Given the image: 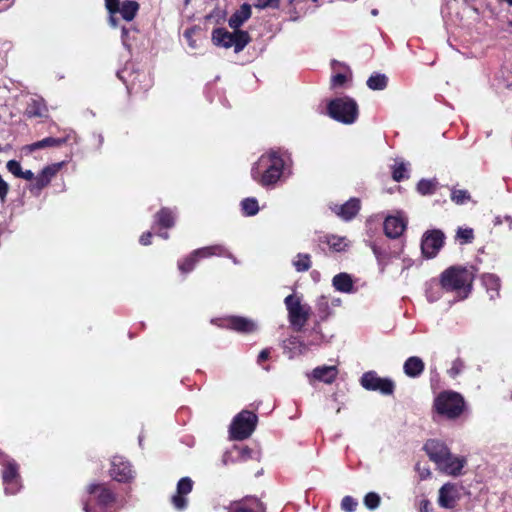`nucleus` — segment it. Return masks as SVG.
I'll return each instance as SVG.
<instances>
[{
	"mask_svg": "<svg viewBox=\"0 0 512 512\" xmlns=\"http://www.w3.org/2000/svg\"><path fill=\"white\" fill-rule=\"evenodd\" d=\"M283 168L284 161L279 152L271 149L254 164L251 169V176L262 186H269L280 179Z\"/></svg>",
	"mask_w": 512,
	"mask_h": 512,
	"instance_id": "obj_1",
	"label": "nucleus"
},
{
	"mask_svg": "<svg viewBox=\"0 0 512 512\" xmlns=\"http://www.w3.org/2000/svg\"><path fill=\"white\" fill-rule=\"evenodd\" d=\"M473 274L465 268L451 267L441 275V285L447 291H454L464 299L471 291Z\"/></svg>",
	"mask_w": 512,
	"mask_h": 512,
	"instance_id": "obj_2",
	"label": "nucleus"
},
{
	"mask_svg": "<svg viewBox=\"0 0 512 512\" xmlns=\"http://www.w3.org/2000/svg\"><path fill=\"white\" fill-rule=\"evenodd\" d=\"M465 401L461 394L443 391L434 400L436 412L447 419H456L463 413Z\"/></svg>",
	"mask_w": 512,
	"mask_h": 512,
	"instance_id": "obj_3",
	"label": "nucleus"
},
{
	"mask_svg": "<svg viewBox=\"0 0 512 512\" xmlns=\"http://www.w3.org/2000/svg\"><path fill=\"white\" fill-rule=\"evenodd\" d=\"M328 114L343 124H352L358 118V105L352 98H336L328 104Z\"/></svg>",
	"mask_w": 512,
	"mask_h": 512,
	"instance_id": "obj_4",
	"label": "nucleus"
},
{
	"mask_svg": "<svg viewBox=\"0 0 512 512\" xmlns=\"http://www.w3.org/2000/svg\"><path fill=\"white\" fill-rule=\"evenodd\" d=\"M288 311V319L291 326L296 331H301L310 317L311 308L307 304H302L299 297L291 294L284 300Z\"/></svg>",
	"mask_w": 512,
	"mask_h": 512,
	"instance_id": "obj_5",
	"label": "nucleus"
},
{
	"mask_svg": "<svg viewBox=\"0 0 512 512\" xmlns=\"http://www.w3.org/2000/svg\"><path fill=\"white\" fill-rule=\"evenodd\" d=\"M257 416L251 411L243 410L235 416L230 425V435L232 439L244 440L248 438L255 430Z\"/></svg>",
	"mask_w": 512,
	"mask_h": 512,
	"instance_id": "obj_6",
	"label": "nucleus"
},
{
	"mask_svg": "<svg viewBox=\"0 0 512 512\" xmlns=\"http://www.w3.org/2000/svg\"><path fill=\"white\" fill-rule=\"evenodd\" d=\"M214 255L226 256L228 258H231L235 264L238 263V261L228 252V250L224 246L213 245L195 250L184 261L179 262V270L183 273H188L193 270L199 258H207Z\"/></svg>",
	"mask_w": 512,
	"mask_h": 512,
	"instance_id": "obj_7",
	"label": "nucleus"
},
{
	"mask_svg": "<svg viewBox=\"0 0 512 512\" xmlns=\"http://www.w3.org/2000/svg\"><path fill=\"white\" fill-rule=\"evenodd\" d=\"M89 493L95 496L96 507L92 506L91 499L84 506L85 512H106L105 508L108 507L115 500L113 493L102 485H90Z\"/></svg>",
	"mask_w": 512,
	"mask_h": 512,
	"instance_id": "obj_8",
	"label": "nucleus"
},
{
	"mask_svg": "<svg viewBox=\"0 0 512 512\" xmlns=\"http://www.w3.org/2000/svg\"><path fill=\"white\" fill-rule=\"evenodd\" d=\"M361 385L366 390L380 391L382 394L391 395L394 391V383L387 378H381L374 371L366 372L361 377Z\"/></svg>",
	"mask_w": 512,
	"mask_h": 512,
	"instance_id": "obj_9",
	"label": "nucleus"
},
{
	"mask_svg": "<svg viewBox=\"0 0 512 512\" xmlns=\"http://www.w3.org/2000/svg\"><path fill=\"white\" fill-rule=\"evenodd\" d=\"M462 486L456 483H445L438 492V505L441 508L453 509L461 498Z\"/></svg>",
	"mask_w": 512,
	"mask_h": 512,
	"instance_id": "obj_10",
	"label": "nucleus"
},
{
	"mask_svg": "<svg viewBox=\"0 0 512 512\" xmlns=\"http://www.w3.org/2000/svg\"><path fill=\"white\" fill-rule=\"evenodd\" d=\"M444 233L441 230L427 231L422 238L421 250L425 257L433 258L444 244Z\"/></svg>",
	"mask_w": 512,
	"mask_h": 512,
	"instance_id": "obj_11",
	"label": "nucleus"
},
{
	"mask_svg": "<svg viewBox=\"0 0 512 512\" xmlns=\"http://www.w3.org/2000/svg\"><path fill=\"white\" fill-rule=\"evenodd\" d=\"M466 463L467 460L465 457L456 456L450 452L447 457H444L437 468L449 476L457 477L462 474V469Z\"/></svg>",
	"mask_w": 512,
	"mask_h": 512,
	"instance_id": "obj_12",
	"label": "nucleus"
},
{
	"mask_svg": "<svg viewBox=\"0 0 512 512\" xmlns=\"http://www.w3.org/2000/svg\"><path fill=\"white\" fill-rule=\"evenodd\" d=\"M193 481L189 477L181 478L176 487V493L172 496L171 501L177 510H184L187 507V495L192 491Z\"/></svg>",
	"mask_w": 512,
	"mask_h": 512,
	"instance_id": "obj_13",
	"label": "nucleus"
},
{
	"mask_svg": "<svg viewBox=\"0 0 512 512\" xmlns=\"http://www.w3.org/2000/svg\"><path fill=\"white\" fill-rule=\"evenodd\" d=\"M424 450L429 456L430 460L433 461L437 466L450 453V449L447 445L439 440L430 439L424 445Z\"/></svg>",
	"mask_w": 512,
	"mask_h": 512,
	"instance_id": "obj_14",
	"label": "nucleus"
},
{
	"mask_svg": "<svg viewBox=\"0 0 512 512\" xmlns=\"http://www.w3.org/2000/svg\"><path fill=\"white\" fill-rule=\"evenodd\" d=\"M18 466L14 461H8L3 470V481L5 484V492L14 494L20 489L18 483Z\"/></svg>",
	"mask_w": 512,
	"mask_h": 512,
	"instance_id": "obj_15",
	"label": "nucleus"
},
{
	"mask_svg": "<svg viewBox=\"0 0 512 512\" xmlns=\"http://www.w3.org/2000/svg\"><path fill=\"white\" fill-rule=\"evenodd\" d=\"M110 475L118 482H126L132 478V470L128 462L121 457H114L111 463Z\"/></svg>",
	"mask_w": 512,
	"mask_h": 512,
	"instance_id": "obj_16",
	"label": "nucleus"
},
{
	"mask_svg": "<svg viewBox=\"0 0 512 512\" xmlns=\"http://www.w3.org/2000/svg\"><path fill=\"white\" fill-rule=\"evenodd\" d=\"M331 209L341 219L349 221L357 215L360 209V201L357 198H351L343 205H334Z\"/></svg>",
	"mask_w": 512,
	"mask_h": 512,
	"instance_id": "obj_17",
	"label": "nucleus"
},
{
	"mask_svg": "<svg viewBox=\"0 0 512 512\" xmlns=\"http://www.w3.org/2000/svg\"><path fill=\"white\" fill-rule=\"evenodd\" d=\"M406 220L400 216H388L384 221V232L389 238H398L406 229Z\"/></svg>",
	"mask_w": 512,
	"mask_h": 512,
	"instance_id": "obj_18",
	"label": "nucleus"
},
{
	"mask_svg": "<svg viewBox=\"0 0 512 512\" xmlns=\"http://www.w3.org/2000/svg\"><path fill=\"white\" fill-rule=\"evenodd\" d=\"M62 164H53L46 166L42 169V171L35 177V183L32 186V190L36 189L40 191L45 186H47L51 179L57 174V172L60 170Z\"/></svg>",
	"mask_w": 512,
	"mask_h": 512,
	"instance_id": "obj_19",
	"label": "nucleus"
},
{
	"mask_svg": "<svg viewBox=\"0 0 512 512\" xmlns=\"http://www.w3.org/2000/svg\"><path fill=\"white\" fill-rule=\"evenodd\" d=\"M425 368V364L423 360L420 357L417 356H411L409 357L403 365V370L406 376L410 378H417L419 377Z\"/></svg>",
	"mask_w": 512,
	"mask_h": 512,
	"instance_id": "obj_20",
	"label": "nucleus"
},
{
	"mask_svg": "<svg viewBox=\"0 0 512 512\" xmlns=\"http://www.w3.org/2000/svg\"><path fill=\"white\" fill-rule=\"evenodd\" d=\"M336 366H320L312 371V376L326 384H331L337 377Z\"/></svg>",
	"mask_w": 512,
	"mask_h": 512,
	"instance_id": "obj_21",
	"label": "nucleus"
},
{
	"mask_svg": "<svg viewBox=\"0 0 512 512\" xmlns=\"http://www.w3.org/2000/svg\"><path fill=\"white\" fill-rule=\"evenodd\" d=\"M251 16V6L244 3L240 8L230 17L228 23L233 29H238L246 20Z\"/></svg>",
	"mask_w": 512,
	"mask_h": 512,
	"instance_id": "obj_22",
	"label": "nucleus"
},
{
	"mask_svg": "<svg viewBox=\"0 0 512 512\" xmlns=\"http://www.w3.org/2000/svg\"><path fill=\"white\" fill-rule=\"evenodd\" d=\"M234 32L230 33L225 29L217 28L212 33V40L215 45L222 46L224 48H230L233 46Z\"/></svg>",
	"mask_w": 512,
	"mask_h": 512,
	"instance_id": "obj_23",
	"label": "nucleus"
},
{
	"mask_svg": "<svg viewBox=\"0 0 512 512\" xmlns=\"http://www.w3.org/2000/svg\"><path fill=\"white\" fill-rule=\"evenodd\" d=\"M139 10V4L134 0H126L118 6V13L125 21H132Z\"/></svg>",
	"mask_w": 512,
	"mask_h": 512,
	"instance_id": "obj_24",
	"label": "nucleus"
},
{
	"mask_svg": "<svg viewBox=\"0 0 512 512\" xmlns=\"http://www.w3.org/2000/svg\"><path fill=\"white\" fill-rule=\"evenodd\" d=\"M333 286L337 291L350 293L353 290V281L347 273H340L333 277Z\"/></svg>",
	"mask_w": 512,
	"mask_h": 512,
	"instance_id": "obj_25",
	"label": "nucleus"
},
{
	"mask_svg": "<svg viewBox=\"0 0 512 512\" xmlns=\"http://www.w3.org/2000/svg\"><path fill=\"white\" fill-rule=\"evenodd\" d=\"M47 107L43 99L33 98L28 103L26 114L29 117H45L47 116Z\"/></svg>",
	"mask_w": 512,
	"mask_h": 512,
	"instance_id": "obj_26",
	"label": "nucleus"
},
{
	"mask_svg": "<svg viewBox=\"0 0 512 512\" xmlns=\"http://www.w3.org/2000/svg\"><path fill=\"white\" fill-rule=\"evenodd\" d=\"M233 512H264V507L258 499L249 498L238 503Z\"/></svg>",
	"mask_w": 512,
	"mask_h": 512,
	"instance_id": "obj_27",
	"label": "nucleus"
},
{
	"mask_svg": "<svg viewBox=\"0 0 512 512\" xmlns=\"http://www.w3.org/2000/svg\"><path fill=\"white\" fill-rule=\"evenodd\" d=\"M229 326L238 332H252L256 329V325L252 320L243 317L230 318Z\"/></svg>",
	"mask_w": 512,
	"mask_h": 512,
	"instance_id": "obj_28",
	"label": "nucleus"
},
{
	"mask_svg": "<svg viewBox=\"0 0 512 512\" xmlns=\"http://www.w3.org/2000/svg\"><path fill=\"white\" fill-rule=\"evenodd\" d=\"M65 139L62 138H53L47 137L40 141L34 142L26 147L29 152H33L38 149H43L47 147H58L65 143Z\"/></svg>",
	"mask_w": 512,
	"mask_h": 512,
	"instance_id": "obj_29",
	"label": "nucleus"
},
{
	"mask_svg": "<svg viewBox=\"0 0 512 512\" xmlns=\"http://www.w3.org/2000/svg\"><path fill=\"white\" fill-rule=\"evenodd\" d=\"M388 78L385 74H372L367 80V86L371 90H383L387 87Z\"/></svg>",
	"mask_w": 512,
	"mask_h": 512,
	"instance_id": "obj_30",
	"label": "nucleus"
},
{
	"mask_svg": "<svg viewBox=\"0 0 512 512\" xmlns=\"http://www.w3.org/2000/svg\"><path fill=\"white\" fill-rule=\"evenodd\" d=\"M438 186V182L436 179H422L417 184V191L421 195H430L433 194Z\"/></svg>",
	"mask_w": 512,
	"mask_h": 512,
	"instance_id": "obj_31",
	"label": "nucleus"
},
{
	"mask_svg": "<svg viewBox=\"0 0 512 512\" xmlns=\"http://www.w3.org/2000/svg\"><path fill=\"white\" fill-rule=\"evenodd\" d=\"M234 36L233 41L235 43H233L232 47H234L235 52H240L249 43V34L246 31L235 29Z\"/></svg>",
	"mask_w": 512,
	"mask_h": 512,
	"instance_id": "obj_32",
	"label": "nucleus"
},
{
	"mask_svg": "<svg viewBox=\"0 0 512 512\" xmlns=\"http://www.w3.org/2000/svg\"><path fill=\"white\" fill-rule=\"evenodd\" d=\"M293 266L297 272H305L311 267V257L309 254L299 253L293 260Z\"/></svg>",
	"mask_w": 512,
	"mask_h": 512,
	"instance_id": "obj_33",
	"label": "nucleus"
},
{
	"mask_svg": "<svg viewBox=\"0 0 512 512\" xmlns=\"http://www.w3.org/2000/svg\"><path fill=\"white\" fill-rule=\"evenodd\" d=\"M157 222L164 228H170L174 225V216L169 209H161L157 215Z\"/></svg>",
	"mask_w": 512,
	"mask_h": 512,
	"instance_id": "obj_34",
	"label": "nucleus"
},
{
	"mask_svg": "<svg viewBox=\"0 0 512 512\" xmlns=\"http://www.w3.org/2000/svg\"><path fill=\"white\" fill-rule=\"evenodd\" d=\"M241 207L245 215L253 216L258 213L259 206L255 198H246L241 202Z\"/></svg>",
	"mask_w": 512,
	"mask_h": 512,
	"instance_id": "obj_35",
	"label": "nucleus"
},
{
	"mask_svg": "<svg viewBox=\"0 0 512 512\" xmlns=\"http://www.w3.org/2000/svg\"><path fill=\"white\" fill-rule=\"evenodd\" d=\"M482 282L488 290L493 291L497 294L500 288V280L496 275L484 274L482 276Z\"/></svg>",
	"mask_w": 512,
	"mask_h": 512,
	"instance_id": "obj_36",
	"label": "nucleus"
},
{
	"mask_svg": "<svg viewBox=\"0 0 512 512\" xmlns=\"http://www.w3.org/2000/svg\"><path fill=\"white\" fill-rule=\"evenodd\" d=\"M380 501V496L375 492H369L364 497V505L370 510L378 508Z\"/></svg>",
	"mask_w": 512,
	"mask_h": 512,
	"instance_id": "obj_37",
	"label": "nucleus"
},
{
	"mask_svg": "<svg viewBox=\"0 0 512 512\" xmlns=\"http://www.w3.org/2000/svg\"><path fill=\"white\" fill-rule=\"evenodd\" d=\"M328 245L335 251H342L347 246L345 238L330 236L327 240Z\"/></svg>",
	"mask_w": 512,
	"mask_h": 512,
	"instance_id": "obj_38",
	"label": "nucleus"
},
{
	"mask_svg": "<svg viewBox=\"0 0 512 512\" xmlns=\"http://www.w3.org/2000/svg\"><path fill=\"white\" fill-rule=\"evenodd\" d=\"M451 199L456 204H463L470 199V195L467 190H452Z\"/></svg>",
	"mask_w": 512,
	"mask_h": 512,
	"instance_id": "obj_39",
	"label": "nucleus"
},
{
	"mask_svg": "<svg viewBox=\"0 0 512 512\" xmlns=\"http://www.w3.org/2000/svg\"><path fill=\"white\" fill-rule=\"evenodd\" d=\"M358 503L351 496H345L341 501V508L345 512H354L356 510Z\"/></svg>",
	"mask_w": 512,
	"mask_h": 512,
	"instance_id": "obj_40",
	"label": "nucleus"
},
{
	"mask_svg": "<svg viewBox=\"0 0 512 512\" xmlns=\"http://www.w3.org/2000/svg\"><path fill=\"white\" fill-rule=\"evenodd\" d=\"M407 172V168L404 163H399L395 165L393 169V179L397 182L406 178L405 173Z\"/></svg>",
	"mask_w": 512,
	"mask_h": 512,
	"instance_id": "obj_41",
	"label": "nucleus"
},
{
	"mask_svg": "<svg viewBox=\"0 0 512 512\" xmlns=\"http://www.w3.org/2000/svg\"><path fill=\"white\" fill-rule=\"evenodd\" d=\"M6 168L15 177L19 178V176L22 174V167L16 160H9L6 164Z\"/></svg>",
	"mask_w": 512,
	"mask_h": 512,
	"instance_id": "obj_42",
	"label": "nucleus"
},
{
	"mask_svg": "<svg viewBox=\"0 0 512 512\" xmlns=\"http://www.w3.org/2000/svg\"><path fill=\"white\" fill-rule=\"evenodd\" d=\"M457 237L459 239H462L465 243H469L473 240L474 238V235H473V230L472 229H459L457 231Z\"/></svg>",
	"mask_w": 512,
	"mask_h": 512,
	"instance_id": "obj_43",
	"label": "nucleus"
},
{
	"mask_svg": "<svg viewBox=\"0 0 512 512\" xmlns=\"http://www.w3.org/2000/svg\"><path fill=\"white\" fill-rule=\"evenodd\" d=\"M9 192V184L0 175V201L4 203Z\"/></svg>",
	"mask_w": 512,
	"mask_h": 512,
	"instance_id": "obj_44",
	"label": "nucleus"
},
{
	"mask_svg": "<svg viewBox=\"0 0 512 512\" xmlns=\"http://www.w3.org/2000/svg\"><path fill=\"white\" fill-rule=\"evenodd\" d=\"M346 80L347 77L345 74L338 73L331 78V85L332 87H339L342 86L346 82Z\"/></svg>",
	"mask_w": 512,
	"mask_h": 512,
	"instance_id": "obj_45",
	"label": "nucleus"
},
{
	"mask_svg": "<svg viewBox=\"0 0 512 512\" xmlns=\"http://www.w3.org/2000/svg\"><path fill=\"white\" fill-rule=\"evenodd\" d=\"M105 7L109 13H118V6L120 5V0H104Z\"/></svg>",
	"mask_w": 512,
	"mask_h": 512,
	"instance_id": "obj_46",
	"label": "nucleus"
},
{
	"mask_svg": "<svg viewBox=\"0 0 512 512\" xmlns=\"http://www.w3.org/2000/svg\"><path fill=\"white\" fill-rule=\"evenodd\" d=\"M462 362L454 361L452 367L449 369L448 373L451 377H456L462 370Z\"/></svg>",
	"mask_w": 512,
	"mask_h": 512,
	"instance_id": "obj_47",
	"label": "nucleus"
},
{
	"mask_svg": "<svg viewBox=\"0 0 512 512\" xmlns=\"http://www.w3.org/2000/svg\"><path fill=\"white\" fill-rule=\"evenodd\" d=\"M278 0H256L255 6L258 8H266L277 4Z\"/></svg>",
	"mask_w": 512,
	"mask_h": 512,
	"instance_id": "obj_48",
	"label": "nucleus"
},
{
	"mask_svg": "<svg viewBox=\"0 0 512 512\" xmlns=\"http://www.w3.org/2000/svg\"><path fill=\"white\" fill-rule=\"evenodd\" d=\"M416 469L419 473V476L422 480L427 479L431 475V471L429 468L423 467L421 468L419 464H417Z\"/></svg>",
	"mask_w": 512,
	"mask_h": 512,
	"instance_id": "obj_49",
	"label": "nucleus"
},
{
	"mask_svg": "<svg viewBox=\"0 0 512 512\" xmlns=\"http://www.w3.org/2000/svg\"><path fill=\"white\" fill-rule=\"evenodd\" d=\"M420 512H432L431 504L429 500L424 499L420 503Z\"/></svg>",
	"mask_w": 512,
	"mask_h": 512,
	"instance_id": "obj_50",
	"label": "nucleus"
},
{
	"mask_svg": "<svg viewBox=\"0 0 512 512\" xmlns=\"http://www.w3.org/2000/svg\"><path fill=\"white\" fill-rule=\"evenodd\" d=\"M152 234L150 232L141 235L139 241L142 245H149L151 243Z\"/></svg>",
	"mask_w": 512,
	"mask_h": 512,
	"instance_id": "obj_51",
	"label": "nucleus"
},
{
	"mask_svg": "<svg viewBox=\"0 0 512 512\" xmlns=\"http://www.w3.org/2000/svg\"><path fill=\"white\" fill-rule=\"evenodd\" d=\"M19 178H22V179H25L28 181L35 180L34 173L31 170H25V171L22 170V174L19 176Z\"/></svg>",
	"mask_w": 512,
	"mask_h": 512,
	"instance_id": "obj_52",
	"label": "nucleus"
},
{
	"mask_svg": "<svg viewBox=\"0 0 512 512\" xmlns=\"http://www.w3.org/2000/svg\"><path fill=\"white\" fill-rule=\"evenodd\" d=\"M270 356L269 349H263L258 355V363H261L264 360H267Z\"/></svg>",
	"mask_w": 512,
	"mask_h": 512,
	"instance_id": "obj_53",
	"label": "nucleus"
},
{
	"mask_svg": "<svg viewBox=\"0 0 512 512\" xmlns=\"http://www.w3.org/2000/svg\"><path fill=\"white\" fill-rule=\"evenodd\" d=\"M117 13H109V24L113 27V28H116L118 26V23H117V19L115 17Z\"/></svg>",
	"mask_w": 512,
	"mask_h": 512,
	"instance_id": "obj_54",
	"label": "nucleus"
},
{
	"mask_svg": "<svg viewBox=\"0 0 512 512\" xmlns=\"http://www.w3.org/2000/svg\"><path fill=\"white\" fill-rule=\"evenodd\" d=\"M159 235H160V237H162L163 239H168V238H169V234H168L167 232L160 233Z\"/></svg>",
	"mask_w": 512,
	"mask_h": 512,
	"instance_id": "obj_55",
	"label": "nucleus"
},
{
	"mask_svg": "<svg viewBox=\"0 0 512 512\" xmlns=\"http://www.w3.org/2000/svg\"><path fill=\"white\" fill-rule=\"evenodd\" d=\"M127 34H128V30L125 27H123L122 28V35H123V37L126 36Z\"/></svg>",
	"mask_w": 512,
	"mask_h": 512,
	"instance_id": "obj_56",
	"label": "nucleus"
},
{
	"mask_svg": "<svg viewBox=\"0 0 512 512\" xmlns=\"http://www.w3.org/2000/svg\"><path fill=\"white\" fill-rule=\"evenodd\" d=\"M371 14H372L373 16L378 15V10H377V9H373V10L371 11Z\"/></svg>",
	"mask_w": 512,
	"mask_h": 512,
	"instance_id": "obj_57",
	"label": "nucleus"
},
{
	"mask_svg": "<svg viewBox=\"0 0 512 512\" xmlns=\"http://www.w3.org/2000/svg\"><path fill=\"white\" fill-rule=\"evenodd\" d=\"M295 342H296V338H293V339L291 340V344H294Z\"/></svg>",
	"mask_w": 512,
	"mask_h": 512,
	"instance_id": "obj_58",
	"label": "nucleus"
},
{
	"mask_svg": "<svg viewBox=\"0 0 512 512\" xmlns=\"http://www.w3.org/2000/svg\"><path fill=\"white\" fill-rule=\"evenodd\" d=\"M373 252H374L375 254H377V249H376V247H373Z\"/></svg>",
	"mask_w": 512,
	"mask_h": 512,
	"instance_id": "obj_59",
	"label": "nucleus"
}]
</instances>
